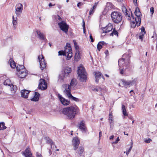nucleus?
Segmentation results:
<instances>
[{
    "label": "nucleus",
    "instance_id": "nucleus-61",
    "mask_svg": "<svg viewBox=\"0 0 157 157\" xmlns=\"http://www.w3.org/2000/svg\"><path fill=\"white\" fill-rule=\"evenodd\" d=\"M73 42L74 43V46L75 45H75L77 44V43H76V41L75 40H73Z\"/></svg>",
    "mask_w": 157,
    "mask_h": 157
},
{
    "label": "nucleus",
    "instance_id": "nucleus-52",
    "mask_svg": "<svg viewBox=\"0 0 157 157\" xmlns=\"http://www.w3.org/2000/svg\"><path fill=\"white\" fill-rule=\"evenodd\" d=\"M90 39L91 40V41L92 42H93L94 41V40L93 38L92 37V36L91 34L90 35Z\"/></svg>",
    "mask_w": 157,
    "mask_h": 157
},
{
    "label": "nucleus",
    "instance_id": "nucleus-43",
    "mask_svg": "<svg viewBox=\"0 0 157 157\" xmlns=\"http://www.w3.org/2000/svg\"><path fill=\"white\" fill-rule=\"evenodd\" d=\"M141 29V32L140 33H142V34L143 33L144 34H145L146 32H145V28H144V27L143 26L142 27Z\"/></svg>",
    "mask_w": 157,
    "mask_h": 157
},
{
    "label": "nucleus",
    "instance_id": "nucleus-37",
    "mask_svg": "<svg viewBox=\"0 0 157 157\" xmlns=\"http://www.w3.org/2000/svg\"><path fill=\"white\" fill-rule=\"evenodd\" d=\"M75 81L76 80L75 79H72L70 83V85H69V86H70L71 87V86L74 87L75 86Z\"/></svg>",
    "mask_w": 157,
    "mask_h": 157
},
{
    "label": "nucleus",
    "instance_id": "nucleus-18",
    "mask_svg": "<svg viewBox=\"0 0 157 157\" xmlns=\"http://www.w3.org/2000/svg\"><path fill=\"white\" fill-rule=\"evenodd\" d=\"M136 79H135L132 81H127L123 80L122 81V82L123 84L127 88L128 86H130V85L135 84L136 83Z\"/></svg>",
    "mask_w": 157,
    "mask_h": 157
},
{
    "label": "nucleus",
    "instance_id": "nucleus-40",
    "mask_svg": "<svg viewBox=\"0 0 157 157\" xmlns=\"http://www.w3.org/2000/svg\"><path fill=\"white\" fill-rule=\"evenodd\" d=\"M4 84L5 85H8L10 86L11 85L9 79H6L4 82Z\"/></svg>",
    "mask_w": 157,
    "mask_h": 157
},
{
    "label": "nucleus",
    "instance_id": "nucleus-57",
    "mask_svg": "<svg viewBox=\"0 0 157 157\" xmlns=\"http://www.w3.org/2000/svg\"><path fill=\"white\" fill-rule=\"evenodd\" d=\"M132 145H131L130 146V148H129V149H128V151L130 152L131 151V149H132Z\"/></svg>",
    "mask_w": 157,
    "mask_h": 157
},
{
    "label": "nucleus",
    "instance_id": "nucleus-22",
    "mask_svg": "<svg viewBox=\"0 0 157 157\" xmlns=\"http://www.w3.org/2000/svg\"><path fill=\"white\" fill-rule=\"evenodd\" d=\"M109 122L110 124V126L111 128H113L114 125V121L113 120V117L112 113L110 112L109 116Z\"/></svg>",
    "mask_w": 157,
    "mask_h": 157
},
{
    "label": "nucleus",
    "instance_id": "nucleus-60",
    "mask_svg": "<svg viewBox=\"0 0 157 157\" xmlns=\"http://www.w3.org/2000/svg\"><path fill=\"white\" fill-rule=\"evenodd\" d=\"M57 7L59 9H60L62 8V6L60 5H57Z\"/></svg>",
    "mask_w": 157,
    "mask_h": 157
},
{
    "label": "nucleus",
    "instance_id": "nucleus-24",
    "mask_svg": "<svg viewBox=\"0 0 157 157\" xmlns=\"http://www.w3.org/2000/svg\"><path fill=\"white\" fill-rule=\"evenodd\" d=\"M36 32L38 35V38L40 39L45 40L46 39L45 38L44 35L41 33L40 31L37 30Z\"/></svg>",
    "mask_w": 157,
    "mask_h": 157
},
{
    "label": "nucleus",
    "instance_id": "nucleus-12",
    "mask_svg": "<svg viewBox=\"0 0 157 157\" xmlns=\"http://www.w3.org/2000/svg\"><path fill=\"white\" fill-rule=\"evenodd\" d=\"M63 87L64 88V90H63L64 93L68 97L69 95V94H71L70 86L68 84H65L63 85Z\"/></svg>",
    "mask_w": 157,
    "mask_h": 157
},
{
    "label": "nucleus",
    "instance_id": "nucleus-17",
    "mask_svg": "<svg viewBox=\"0 0 157 157\" xmlns=\"http://www.w3.org/2000/svg\"><path fill=\"white\" fill-rule=\"evenodd\" d=\"M27 74V71L25 69L21 70V71H19L17 73L18 76L21 78H25Z\"/></svg>",
    "mask_w": 157,
    "mask_h": 157
},
{
    "label": "nucleus",
    "instance_id": "nucleus-9",
    "mask_svg": "<svg viewBox=\"0 0 157 157\" xmlns=\"http://www.w3.org/2000/svg\"><path fill=\"white\" fill-rule=\"evenodd\" d=\"M38 59L40 62V68L42 70L46 67V63L45 62L44 57L42 54H41L38 56Z\"/></svg>",
    "mask_w": 157,
    "mask_h": 157
},
{
    "label": "nucleus",
    "instance_id": "nucleus-21",
    "mask_svg": "<svg viewBox=\"0 0 157 157\" xmlns=\"http://www.w3.org/2000/svg\"><path fill=\"white\" fill-rule=\"evenodd\" d=\"M22 153L25 157H34L32 155V153L30 150V148L28 147L26 149L25 151L23 152Z\"/></svg>",
    "mask_w": 157,
    "mask_h": 157
},
{
    "label": "nucleus",
    "instance_id": "nucleus-58",
    "mask_svg": "<svg viewBox=\"0 0 157 157\" xmlns=\"http://www.w3.org/2000/svg\"><path fill=\"white\" fill-rule=\"evenodd\" d=\"M114 136L113 135H112L111 136L109 137V139L110 140H112L113 139Z\"/></svg>",
    "mask_w": 157,
    "mask_h": 157
},
{
    "label": "nucleus",
    "instance_id": "nucleus-27",
    "mask_svg": "<svg viewBox=\"0 0 157 157\" xmlns=\"http://www.w3.org/2000/svg\"><path fill=\"white\" fill-rule=\"evenodd\" d=\"M81 58L80 53L79 51H76L75 55L74 56V61H78Z\"/></svg>",
    "mask_w": 157,
    "mask_h": 157
},
{
    "label": "nucleus",
    "instance_id": "nucleus-15",
    "mask_svg": "<svg viewBox=\"0 0 157 157\" xmlns=\"http://www.w3.org/2000/svg\"><path fill=\"white\" fill-rule=\"evenodd\" d=\"M58 98L60 102L63 105H69L70 103V101L66 99L59 94L58 95Z\"/></svg>",
    "mask_w": 157,
    "mask_h": 157
},
{
    "label": "nucleus",
    "instance_id": "nucleus-53",
    "mask_svg": "<svg viewBox=\"0 0 157 157\" xmlns=\"http://www.w3.org/2000/svg\"><path fill=\"white\" fill-rule=\"evenodd\" d=\"M57 19L60 21V22H61L62 21H63L62 20V19L61 18V17L59 16H57Z\"/></svg>",
    "mask_w": 157,
    "mask_h": 157
},
{
    "label": "nucleus",
    "instance_id": "nucleus-54",
    "mask_svg": "<svg viewBox=\"0 0 157 157\" xmlns=\"http://www.w3.org/2000/svg\"><path fill=\"white\" fill-rule=\"evenodd\" d=\"M101 136H102V132L101 131H100L99 132V140L101 139Z\"/></svg>",
    "mask_w": 157,
    "mask_h": 157
},
{
    "label": "nucleus",
    "instance_id": "nucleus-25",
    "mask_svg": "<svg viewBox=\"0 0 157 157\" xmlns=\"http://www.w3.org/2000/svg\"><path fill=\"white\" fill-rule=\"evenodd\" d=\"M92 90L94 92H98L99 93L98 94L100 95H102V92L103 91L102 89L98 86H97L96 88L93 89Z\"/></svg>",
    "mask_w": 157,
    "mask_h": 157
},
{
    "label": "nucleus",
    "instance_id": "nucleus-51",
    "mask_svg": "<svg viewBox=\"0 0 157 157\" xmlns=\"http://www.w3.org/2000/svg\"><path fill=\"white\" fill-rule=\"evenodd\" d=\"M83 5V3H82V2H79L78 3V4H77V6L78 7L80 8V6H81V5Z\"/></svg>",
    "mask_w": 157,
    "mask_h": 157
},
{
    "label": "nucleus",
    "instance_id": "nucleus-26",
    "mask_svg": "<svg viewBox=\"0 0 157 157\" xmlns=\"http://www.w3.org/2000/svg\"><path fill=\"white\" fill-rule=\"evenodd\" d=\"M40 96V94L38 93L37 92H35V95L34 97L31 98V100L32 101H38L39 100Z\"/></svg>",
    "mask_w": 157,
    "mask_h": 157
},
{
    "label": "nucleus",
    "instance_id": "nucleus-35",
    "mask_svg": "<svg viewBox=\"0 0 157 157\" xmlns=\"http://www.w3.org/2000/svg\"><path fill=\"white\" fill-rule=\"evenodd\" d=\"M84 151V148L82 147H80L79 148V151L78 153L80 156H81Z\"/></svg>",
    "mask_w": 157,
    "mask_h": 157
},
{
    "label": "nucleus",
    "instance_id": "nucleus-50",
    "mask_svg": "<svg viewBox=\"0 0 157 157\" xmlns=\"http://www.w3.org/2000/svg\"><path fill=\"white\" fill-rule=\"evenodd\" d=\"M75 49H76V51H79L78 50V49H79V46H78L77 44L76 45H75Z\"/></svg>",
    "mask_w": 157,
    "mask_h": 157
},
{
    "label": "nucleus",
    "instance_id": "nucleus-29",
    "mask_svg": "<svg viewBox=\"0 0 157 157\" xmlns=\"http://www.w3.org/2000/svg\"><path fill=\"white\" fill-rule=\"evenodd\" d=\"M9 63H10V65L12 68H14L16 67V63L12 59L10 58V59Z\"/></svg>",
    "mask_w": 157,
    "mask_h": 157
},
{
    "label": "nucleus",
    "instance_id": "nucleus-3",
    "mask_svg": "<svg viewBox=\"0 0 157 157\" xmlns=\"http://www.w3.org/2000/svg\"><path fill=\"white\" fill-rule=\"evenodd\" d=\"M72 51L71 48L70 44H67L64 51H60L58 52L59 55L65 56L67 57V59L69 60L72 56Z\"/></svg>",
    "mask_w": 157,
    "mask_h": 157
},
{
    "label": "nucleus",
    "instance_id": "nucleus-23",
    "mask_svg": "<svg viewBox=\"0 0 157 157\" xmlns=\"http://www.w3.org/2000/svg\"><path fill=\"white\" fill-rule=\"evenodd\" d=\"M30 92V91L25 89L21 90V97L25 98H27L28 97V95Z\"/></svg>",
    "mask_w": 157,
    "mask_h": 157
},
{
    "label": "nucleus",
    "instance_id": "nucleus-14",
    "mask_svg": "<svg viewBox=\"0 0 157 157\" xmlns=\"http://www.w3.org/2000/svg\"><path fill=\"white\" fill-rule=\"evenodd\" d=\"M80 141L77 137H74L72 140V144L74 147V149L75 150L78 147Z\"/></svg>",
    "mask_w": 157,
    "mask_h": 157
},
{
    "label": "nucleus",
    "instance_id": "nucleus-45",
    "mask_svg": "<svg viewBox=\"0 0 157 157\" xmlns=\"http://www.w3.org/2000/svg\"><path fill=\"white\" fill-rule=\"evenodd\" d=\"M150 12L151 14H153L154 13V8L153 7H151L150 8Z\"/></svg>",
    "mask_w": 157,
    "mask_h": 157
},
{
    "label": "nucleus",
    "instance_id": "nucleus-10",
    "mask_svg": "<svg viewBox=\"0 0 157 157\" xmlns=\"http://www.w3.org/2000/svg\"><path fill=\"white\" fill-rule=\"evenodd\" d=\"M23 9V5L21 3H18L15 6V13L17 16L20 17Z\"/></svg>",
    "mask_w": 157,
    "mask_h": 157
},
{
    "label": "nucleus",
    "instance_id": "nucleus-7",
    "mask_svg": "<svg viewBox=\"0 0 157 157\" xmlns=\"http://www.w3.org/2000/svg\"><path fill=\"white\" fill-rule=\"evenodd\" d=\"M127 56L128 58L127 59L124 58L119 59L118 65L120 67L122 65L124 66L125 65L128 68H129V66L128 65L129 64L130 57L128 55H127Z\"/></svg>",
    "mask_w": 157,
    "mask_h": 157
},
{
    "label": "nucleus",
    "instance_id": "nucleus-33",
    "mask_svg": "<svg viewBox=\"0 0 157 157\" xmlns=\"http://www.w3.org/2000/svg\"><path fill=\"white\" fill-rule=\"evenodd\" d=\"M7 127L5 126V123L4 122L0 123V130H3L6 129Z\"/></svg>",
    "mask_w": 157,
    "mask_h": 157
},
{
    "label": "nucleus",
    "instance_id": "nucleus-44",
    "mask_svg": "<svg viewBox=\"0 0 157 157\" xmlns=\"http://www.w3.org/2000/svg\"><path fill=\"white\" fill-rule=\"evenodd\" d=\"M83 25H82L83 29V33H84L86 32L85 27V22L84 21H83Z\"/></svg>",
    "mask_w": 157,
    "mask_h": 157
},
{
    "label": "nucleus",
    "instance_id": "nucleus-2",
    "mask_svg": "<svg viewBox=\"0 0 157 157\" xmlns=\"http://www.w3.org/2000/svg\"><path fill=\"white\" fill-rule=\"evenodd\" d=\"M77 74L78 77L81 81L85 82L86 81L87 74L85 68L82 64L78 67Z\"/></svg>",
    "mask_w": 157,
    "mask_h": 157
},
{
    "label": "nucleus",
    "instance_id": "nucleus-1",
    "mask_svg": "<svg viewBox=\"0 0 157 157\" xmlns=\"http://www.w3.org/2000/svg\"><path fill=\"white\" fill-rule=\"evenodd\" d=\"M78 107L76 106H71L69 107L63 109L62 113L66 116L67 118L69 119L72 120L75 118L77 113Z\"/></svg>",
    "mask_w": 157,
    "mask_h": 157
},
{
    "label": "nucleus",
    "instance_id": "nucleus-11",
    "mask_svg": "<svg viewBox=\"0 0 157 157\" xmlns=\"http://www.w3.org/2000/svg\"><path fill=\"white\" fill-rule=\"evenodd\" d=\"M47 83L44 79H40L39 80V84L38 86V88L40 89L44 90L47 88Z\"/></svg>",
    "mask_w": 157,
    "mask_h": 157
},
{
    "label": "nucleus",
    "instance_id": "nucleus-64",
    "mask_svg": "<svg viewBox=\"0 0 157 157\" xmlns=\"http://www.w3.org/2000/svg\"><path fill=\"white\" fill-rule=\"evenodd\" d=\"M128 117L129 118V119L131 120H133V118H132V117L131 116H130V117Z\"/></svg>",
    "mask_w": 157,
    "mask_h": 157
},
{
    "label": "nucleus",
    "instance_id": "nucleus-59",
    "mask_svg": "<svg viewBox=\"0 0 157 157\" xmlns=\"http://www.w3.org/2000/svg\"><path fill=\"white\" fill-rule=\"evenodd\" d=\"M98 3V2H97V3L95 2L94 4V5L93 6L95 7V8H96Z\"/></svg>",
    "mask_w": 157,
    "mask_h": 157
},
{
    "label": "nucleus",
    "instance_id": "nucleus-32",
    "mask_svg": "<svg viewBox=\"0 0 157 157\" xmlns=\"http://www.w3.org/2000/svg\"><path fill=\"white\" fill-rule=\"evenodd\" d=\"M12 19L13 24L14 27L15 28V26L16 25L17 23V17L15 18L13 15L12 16Z\"/></svg>",
    "mask_w": 157,
    "mask_h": 157
},
{
    "label": "nucleus",
    "instance_id": "nucleus-47",
    "mask_svg": "<svg viewBox=\"0 0 157 157\" xmlns=\"http://www.w3.org/2000/svg\"><path fill=\"white\" fill-rule=\"evenodd\" d=\"M151 141V140L150 138L148 139H146L145 140V142L147 143H149Z\"/></svg>",
    "mask_w": 157,
    "mask_h": 157
},
{
    "label": "nucleus",
    "instance_id": "nucleus-49",
    "mask_svg": "<svg viewBox=\"0 0 157 157\" xmlns=\"http://www.w3.org/2000/svg\"><path fill=\"white\" fill-rule=\"evenodd\" d=\"M36 157H42L41 155L38 152H37L36 153Z\"/></svg>",
    "mask_w": 157,
    "mask_h": 157
},
{
    "label": "nucleus",
    "instance_id": "nucleus-13",
    "mask_svg": "<svg viewBox=\"0 0 157 157\" xmlns=\"http://www.w3.org/2000/svg\"><path fill=\"white\" fill-rule=\"evenodd\" d=\"M122 12L126 16V17H128L127 19L130 21L131 20V17L130 14V11H131L130 10L129 11L127 10L125 6H122Z\"/></svg>",
    "mask_w": 157,
    "mask_h": 157
},
{
    "label": "nucleus",
    "instance_id": "nucleus-6",
    "mask_svg": "<svg viewBox=\"0 0 157 157\" xmlns=\"http://www.w3.org/2000/svg\"><path fill=\"white\" fill-rule=\"evenodd\" d=\"M135 14L136 16L135 20L136 22L137 26L138 27L141 24V17L140 16L141 15V13L138 7L136 8Z\"/></svg>",
    "mask_w": 157,
    "mask_h": 157
},
{
    "label": "nucleus",
    "instance_id": "nucleus-30",
    "mask_svg": "<svg viewBox=\"0 0 157 157\" xmlns=\"http://www.w3.org/2000/svg\"><path fill=\"white\" fill-rule=\"evenodd\" d=\"M67 97L69 99H70L71 100H73L75 101L78 102L80 100L78 98L73 96L71 94H69V95Z\"/></svg>",
    "mask_w": 157,
    "mask_h": 157
},
{
    "label": "nucleus",
    "instance_id": "nucleus-39",
    "mask_svg": "<svg viewBox=\"0 0 157 157\" xmlns=\"http://www.w3.org/2000/svg\"><path fill=\"white\" fill-rule=\"evenodd\" d=\"M136 25L137 26L135 20V21H131V26L132 28H135Z\"/></svg>",
    "mask_w": 157,
    "mask_h": 157
},
{
    "label": "nucleus",
    "instance_id": "nucleus-19",
    "mask_svg": "<svg viewBox=\"0 0 157 157\" xmlns=\"http://www.w3.org/2000/svg\"><path fill=\"white\" fill-rule=\"evenodd\" d=\"M79 128L82 131L86 132V128L85 126V122L84 121H81L78 123Z\"/></svg>",
    "mask_w": 157,
    "mask_h": 157
},
{
    "label": "nucleus",
    "instance_id": "nucleus-34",
    "mask_svg": "<svg viewBox=\"0 0 157 157\" xmlns=\"http://www.w3.org/2000/svg\"><path fill=\"white\" fill-rule=\"evenodd\" d=\"M122 113L123 114L124 116H128V113L126 111V109L125 108V107L124 105H122Z\"/></svg>",
    "mask_w": 157,
    "mask_h": 157
},
{
    "label": "nucleus",
    "instance_id": "nucleus-63",
    "mask_svg": "<svg viewBox=\"0 0 157 157\" xmlns=\"http://www.w3.org/2000/svg\"><path fill=\"white\" fill-rule=\"evenodd\" d=\"M48 141L50 143H51L52 144V140H51L50 139H49V140H48Z\"/></svg>",
    "mask_w": 157,
    "mask_h": 157
},
{
    "label": "nucleus",
    "instance_id": "nucleus-56",
    "mask_svg": "<svg viewBox=\"0 0 157 157\" xmlns=\"http://www.w3.org/2000/svg\"><path fill=\"white\" fill-rule=\"evenodd\" d=\"M130 13H131V17L133 19H134V16L133 15L132 13V11H130Z\"/></svg>",
    "mask_w": 157,
    "mask_h": 157
},
{
    "label": "nucleus",
    "instance_id": "nucleus-31",
    "mask_svg": "<svg viewBox=\"0 0 157 157\" xmlns=\"http://www.w3.org/2000/svg\"><path fill=\"white\" fill-rule=\"evenodd\" d=\"M128 68L126 66V67L125 68H123L122 69H120V74L122 75H125L126 74V70L127 69H128Z\"/></svg>",
    "mask_w": 157,
    "mask_h": 157
},
{
    "label": "nucleus",
    "instance_id": "nucleus-38",
    "mask_svg": "<svg viewBox=\"0 0 157 157\" xmlns=\"http://www.w3.org/2000/svg\"><path fill=\"white\" fill-rule=\"evenodd\" d=\"M117 35L118 36V32L115 29H114L113 31L110 34V36H113V35Z\"/></svg>",
    "mask_w": 157,
    "mask_h": 157
},
{
    "label": "nucleus",
    "instance_id": "nucleus-46",
    "mask_svg": "<svg viewBox=\"0 0 157 157\" xmlns=\"http://www.w3.org/2000/svg\"><path fill=\"white\" fill-rule=\"evenodd\" d=\"M141 34L139 36V39L141 40H142L143 39L144 36V34L140 33Z\"/></svg>",
    "mask_w": 157,
    "mask_h": 157
},
{
    "label": "nucleus",
    "instance_id": "nucleus-48",
    "mask_svg": "<svg viewBox=\"0 0 157 157\" xmlns=\"http://www.w3.org/2000/svg\"><path fill=\"white\" fill-rule=\"evenodd\" d=\"M119 137H118L117 139L116 140V141L114 142L113 143L114 144H116L118 143V142L119 141Z\"/></svg>",
    "mask_w": 157,
    "mask_h": 157
},
{
    "label": "nucleus",
    "instance_id": "nucleus-36",
    "mask_svg": "<svg viewBox=\"0 0 157 157\" xmlns=\"http://www.w3.org/2000/svg\"><path fill=\"white\" fill-rule=\"evenodd\" d=\"M16 68L17 71V72H18L19 71H21L22 69H25V68L24 66L22 65H17L16 67Z\"/></svg>",
    "mask_w": 157,
    "mask_h": 157
},
{
    "label": "nucleus",
    "instance_id": "nucleus-5",
    "mask_svg": "<svg viewBox=\"0 0 157 157\" xmlns=\"http://www.w3.org/2000/svg\"><path fill=\"white\" fill-rule=\"evenodd\" d=\"M63 73L59 75V80L61 82H63L64 79L69 76L71 71V68L67 67L63 70Z\"/></svg>",
    "mask_w": 157,
    "mask_h": 157
},
{
    "label": "nucleus",
    "instance_id": "nucleus-55",
    "mask_svg": "<svg viewBox=\"0 0 157 157\" xmlns=\"http://www.w3.org/2000/svg\"><path fill=\"white\" fill-rule=\"evenodd\" d=\"M55 5V4H52L51 3H50L48 5V6L49 7H51L52 6H54Z\"/></svg>",
    "mask_w": 157,
    "mask_h": 157
},
{
    "label": "nucleus",
    "instance_id": "nucleus-62",
    "mask_svg": "<svg viewBox=\"0 0 157 157\" xmlns=\"http://www.w3.org/2000/svg\"><path fill=\"white\" fill-rule=\"evenodd\" d=\"M133 1L134 3H136V4H137V0H133Z\"/></svg>",
    "mask_w": 157,
    "mask_h": 157
},
{
    "label": "nucleus",
    "instance_id": "nucleus-8",
    "mask_svg": "<svg viewBox=\"0 0 157 157\" xmlns=\"http://www.w3.org/2000/svg\"><path fill=\"white\" fill-rule=\"evenodd\" d=\"M58 25L60 29L67 33L68 32L69 26L64 21H62L58 23Z\"/></svg>",
    "mask_w": 157,
    "mask_h": 157
},
{
    "label": "nucleus",
    "instance_id": "nucleus-16",
    "mask_svg": "<svg viewBox=\"0 0 157 157\" xmlns=\"http://www.w3.org/2000/svg\"><path fill=\"white\" fill-rule=\"evenodd\" d=\"M94 73L96 83H98L99 80L101 78L103 79V80H105L101 72L97 71L95 72Z\"/></svg>",
    "mask_w": 157,
    "mask_h": 157
},
{
    "label": "nucleus",
    "instance_id": "nucleus-28",
    "mask_svg": "<svg viewBox=\"0 0 157 157\" xmlns=\"http://www.w3.org/2000/svg\"><path fill=\"white\" fill-rule=\"evenodd\" d=\"M105 44V43L103 41L99 42L97 45V48L99 51L101 49L102 46Z\"/></svg>",
    "mask_w": 157,
    "mask_h": 157
},
{
    "label": "nucleus",
    "instance_id": "nucleus-42",
    "mask_svg": "<svg viewBox=\"0 0 157 157\" xmlns=\"http://www.w3.org/2000/svg\"><path fill=\"white\" fill-rule=\"evenodd\" d=\"M10 86L12 88L11 91H15L16 90V86L11 84Z\"/></svg>",
    "mask_w": 157,
    "mask_h": 157
},
{
    "label": "nucleus",
    "instance_id": "nucleus-4",
    "mask_svg": "<svg viewBox=\"0 0 157 157\" xmlns=\"http://www.w3.org/2000/svg\"><path fill=\"white\" fill-rule=\"evenodd\" d=\"M111 16L113 21L115 23L118 24L122 20V14L119 12L117 11L113 12L111 14Z\"/></svg>",
    "mask_w": 157,
    "mask_h": 157
},
{
    "label": "nucleus",
    "instance_id": "nucleus-20",
    "mask_svg": "<svg viewBox=\"0 0 157 157\" xmlns=\"http://www.w3.org/2000/svg\"><path fill=\"white\" fill-rule=\"evenodd\" d=\"M113 29V26L111 24H109L108 25L102 29L103 33H107L111 31Z\"/></svg>",
    "mask_w": 157,
    "mask_h": 157
},
{
    "label": "nucleus",
    "instance_id": "nucleus-41",
    "mask_svg": "<svg viewBox=\"0 0 157 157\" xmlns=\"http://www.w3.org/2000/svg\"><path fill=\"white\" fill-rule=\"evenodd\" d=\"M95 9L94 6H93L90 9L89 12V14L90 15H92L93 14L95 11Z\"/></svg>",
    "mask_w": 157,
    "mask_h": 157
}]
</instances>
